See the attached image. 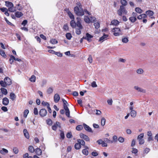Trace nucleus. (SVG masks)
Instances as JSON below:
<instances>
[{
  "instance_id": "79ce46f5",
  "label": "nucleus",
  "mask_w": 158,
  "mask_h": 158,
  "mask_svg": "<svg viewBox=\"0 0 158 158\" xmlns=\"http://www.w3.org/2000/svg\"><path fill=\"white\" fill-rule=\"evenodd\" d=\"M83 128V126L81 125H79L76 127V129L78 131H80L82 130Z\"/></svg>"
},
{
  "instance_id": "1a4fd4ad",
  "label": "nucleus",
  "mask_w": 158,
  "mask_h": 158,
  "mask_svg": "<svg viewBox=\"0 0 158 158\" xmlns=\"http://www.w3.org/2000/svg\"><path fill=\"white\" fill-rule=\"evenodd\" d=\"M64 10L67 13L70 19L74 20V17L73 14L69 11V9L66 8Z\"/></svg>"
},
{
  "instance_id": "9d476101",
  "label": "nucleus",
  "mask_w": 158,
  "mask_h": 158,
  "mask_svg": "<svg viewBox=\"0 0 158 158\" xmlns=\"http://www.w3.org/2000/svg\"><path fill=\"white\" fill-rule=\"evenodd\" d=\"M83 125L85 130L86 131L90 133H93V131L92 130L91 128L90 127H89V126H88V125H87L85 123H84Z\"/></svg>"
},
{
  "instance_id": "f03ea898",
  "label": "nucleus",
  "mask_w": 158,
  "mask_h": 158,
  "mask_svg": "<svg viewBox=\"0 0 158 158\" xmlns=\"http://www.w3.org/2000/svg\"><path fill=\"white\" fill-rule=\"evenodd\" d=\"M74 10L76 15L78 16H82L84 15V10L81 7L79 8L77 6L74 8Z\"/></svg>"
},
{
  "instance_id": "37998d69",
  "label": "nucleus",
  "mask_w": 158,
  "mask_h": 158,
  "mask_svg": "<svg viewBox=\"0 0 158 158\" xmlns=\"http://www.w3.org/2000/svg\"><path fill=\"white\" fill-rule=\"evenodd\" d=\"M104 141L107 143H113V141L112 140H110L108 139L107 138H105L104 139Z\"/></svg>"
},
{
  "instance_id": "680f3d73",
  "label": "nucleus",
  "mask_w": 158,
  "mask_h": 158,
  "mask_svg": "<svg viewBox=\"0 0 158 158\" xmlns=\"http://www.w3.org/2000/svg\"><path fill=\"white\" fill-rule=\"evenodd\" d=\"M55 54L57 55L58 56L62 57L63 56L62 54L58 52H56L55 53Z\"/></svg>"
},
{
  "instance_id": "473e14b6",
  "label": "nucleus",
  "mask_w": 158,
  "mask_h": 158,
  "mask_svg": "<svg viewBox=\"0 0 158 158\" xmlns=\"http://www.w3.org/2000/svg\"><path fill=\"white\" fill-rule=\"evenodd\" d=\"M65 36L67 39L69 40H71V38L72 37V36L70 33H67L66 34Z\"/></svg>"
},
{
  "instance_id": "c85d7f7f",
  "label": "nucleus",
  "mask_w": 158,
  "mask_h": 158,
  "mask_svg": "<svg viewBox=\"0 0 158 158\" xmlns=\"http://www.w3.org/2000/svg\"><path fill=\"white\" fill-rule=\"evenodd\" d=\"M84 20L87 23H89L91 22L90 20V18H89L87 16H85Z\"/></svg>"
},
{
  "instance_id": "7ed1b4c3",
  "label": "nucleus",
  "mask_w": 158,
  "mask_h": 158,
  "mask_svg": "<svg viewBox=\"0 0 158 158\" xmlns=\"http://www.w3.org/2000/svg\"><path fill=\"white\" fill-rule=\"evenodd\" d=\"M5 3L6 6L8 7V9L9 11L14 12L16 11L15 8L14 7L13 4L12 2L8 1H6Z\"/></svg>"
},
{
  "instance_id": "bb28decb",
  "label": "nucleus",
  "mask_w": 158,
  "mask_h": 158,
  "mask_svg": "<svg viewBox=\"0 0 158 158\" xmlns=\"http://www.w3.org/2000/svg\"><path fill=\"white\" fill-rule=\"evenodd\" d=\"M77 142L80 144L81 145H82L83 146H85V142L84 140L82 139H77Z\"/></svg>"
},
{
  "instance_id": "603ef678",
  "label": "nucleus",
  "mask_w": 158,
  "mask_h": 158,
  "mask_svg": "<svg viewBox=\"0 0 158 158\" xmlns=\"http://www.w3.org/2000/svg\"><path fill=\"white\" fill-rule=\"evenodd\" d=\"M13 151L15 154H17L19 152V150L17 148L14 147L13 148Z\"/></svg>"
},
{
  "instance_id": "4be33fe9",
  "label": "nucleus",
  "mask_w": 158,
  "mask_h": 158,
  "mask_svg": "<svg viewBox=\"0 0 158 158\" xmlns=\"http://www.w3.org/2000/svg\"><path fill=\"white\" fill-rule=\"evenodd\" d=\"M119 21L116 19H114L111 22V24L114 25H117L119 24Z\"/></svg>"
},
{
  "instance_id": "c9c22d12",
  "label": "nucleus",
  "mask_w": 158,
  "mask_h": 158,
  "mask_svg": "<svg viewBox=\"0 0 158 158\" xmlns=\"http://www.w3.org/2000/svg\"><path fill=\"white\" fill-rule=\"evenodd\" d=\"M75 148L76 149H79L81 148V145L78 142V143H76L75 146Z\"/></svg>"
},
{
  "instance_id": "f257e3e1",
  "label": "nucleus",
  "mask_w": 158,
  "mask_h": 158,
  "mask_svg": "<svg viewBox=\"0 0 158 158\" xmlns=\"http://www.w3.org/2000/svg\"><path fill=\"white\" fill-rule=\"evenodd\" d=\"M12 84V81L11 79L8 77H6L4 79V81H1L0 84L1 86L4 87H6L7 85H10Z\"/></svg>"
},
{
  "instance_id": "4d7b16f0",
  "label": "nucleus",
  "mask_w": 158,
  "mask_h": 158,
  "mask_svg": "<svg viewBox=\"0 0 158 158\" xmlns=\"http://www.w3.org/2000/svg\"><path fill=\"white\" fill-rule=\"evenodd\" d=\"M47 122L48 124L49 125H52V121L50 119H48L47 120Z\"/></svg>"
},
{
  "instance_id": "3c124183",
  "label": "nucleus",
  "mask_w": 158,
  "mask_h": 158,
  "mask_svg": "<svg viewBox=\"0 0 158 158\" xmlns=\"http://www.w3.org/2000/svg\"><path fill=\"white\" fill-rule=\"evenodd\" d=\"M139 140V143L140 145L143 144L144 143V140L143 139H138Z\"/></svg>"
},
{
  "instance_id": "ea45409f",
  "label": "nucleus",
  "mask_w": 158,
  "mask_h": 158,
  "mask_svg": "<svg viewBox=\"0 0 158 158\" xmlns=\"http://www.w3.org/2000/svg\"><path fill=\"white\" fill-rule=\"evenodd\" d=\"M76 26H77L78 28H80V29H83V27L81 24V22L76 23Z\"/></svg>"
},
{
  "instance_id": "39448f33",
  "label": "nucleus",
  "mask_w": 158,
  "mask_h": 158,
  "mask_svg": "<svg viewBox=\"0 0 158 158\" xmlns=\"http://www.w3.org/2000/svg\"><path fill=\"white\" fill-rule=\"evenodd\" d=\"M68 104H65L63 105V107L65 111V114L69 118H71L70 116V111L68 107Z\"/></svg>"
},
{
  "instance_id": "e2e57ef3",
  "label": "nucleus",
  "mask_w": 158,
  "mask_h": 158,
  "mask_svg": "<svg viewBox=\"0 0 158 158\" xmlns=\"http://www.w3.org/2000/svg\"><path fill=\"white\" fill-rule=\"evenodd\" d=\"M66 136L68 138H71L72 136L71 133V132H68L66 135Z\"/></svg>"
},
{
  "instance_id": "e433bc0d",
  "label": "nucleus",
  "mask_w": 158,
  "mask_h": 158,
  "mask_svg": "<svg viewBox=\"0 0 158 158\" xmlns=\"http://www.w3.org/2000/svg\"><path fill=\"white\" fill-rule=\"evenodd\" d=\"M28 150L29 152L31 153L35 151L34 147L31 146H30L29 147Z\"/></svg>"
},
{
  "instance_id": "864d4df0",
  "label": "nucleus",
  "mask_w": 158,
  "mask_h": 158,
  "mask_svg": "<svg viewBox=\"0 0 158 158\" xmlns=\"http://www.w3.org/2000/svg\"><path fill=\"white\" fill-rule=\"evenodd\" d=\"M113 142H116L118 140V137L116 135H114L113 137Z\"/></svg>"
},
{
  "instance_id": "774afa93",
  "label": "nucleus",
  "mask_w": 158,
  "mask_h": 158,
  "mask_svg": "<svg viewBox=\"0 0 158 158\" xmlns=\"http://www.w3.org/2000/svg\"><path fill=\"white\" fill-rule=\"evenodd\" d=\"M107 102L109 105H111L112 104L113 101L112 99H109L107 100Z\"/></svg>"
},
{
  "instance_id": "20e7f679",
  "label": "nucleus",
  "mask_w": 158,
  "mask_h": 158,
  "mask_svg": "<svg viewBox=\"0 0 158 158\" xmlns=\"http://www.w3.org/2000/svg\"><path fill=\"white\" fill-rule=\"evenodd\" d=\"M127 11L126 10L123 6H121L120 8L117 10V13L119 16H122L123 14L126 15Z\"/></svg>"
},
{
  "instance_id": "ddd939ff",
  "label": "nucleus",
  "mask_w": 158,
  "mask_h": 158,
  "mask_svg": "<svg viewBox=\"0 0 158 158\" xmlns=\"http://www.w3.org/2000/svg\"><path fill=\"white\" fill-rule=\"evenodd\" d=\"M2 102L3 105L6 106L9 103V100L7 98H4L2 99Z\"/></svg>"
},
{
  "instance_id": "c756f323",
  "label": "nucleus",
  "mask_w": 158,
  "mask_h": 158,
  "mask_svg": "<svg viewBox=\"0 0 158 158\" xmlns=\"http://www.w3.org/2000/svg\"><path fill=\"white\" fill-rule=\"evenodd\" d=\"M29 80L32 82H35L36 80V77L34 75H32L31 77L29 79Z\"/></svg>"
},
{
  "instance_id": "9b49d317",
  "label": "nucleus",
  "mask_w": 158,
  "mask_h": 158,
  "mask_svg": "<svg viewBox=\"0 0 158 158\" xmlns=\"http://www.w3.org/2000/svg\"><path fill=\"white\" fill-rule=\"evenodd\" d=\"M86 36L83 37V38H84L86 40L89 42H90L91 41V39L93 38V36L91 35L88 33H86Z\"/></svg>"
},
{
  "instance_id": "f3484780",
  "label": "nucleus",
  "mask_w": 158,
  "mask_h": 158,
  "mask_svg": "<svg viewBox=\"0 0 158 158\" xmlns=\"http://www.w3.org/2000/svg\"><path fill=\"white\" fill-rule=\"evenodd\" d=\"M15 16L17 18H19L22 16L23 15V14L21 12L19 11H17L15 13Z\"/></svg>"
},
{
  "instance_id": "6ab92c4d",
  "label": "nucleus",
  "mask_w": 158,
  "mask_h": 158,
  "mask_svg": "<svg viewBox=\"0 0 158 158\" xmlns=\"http://www.w3.org/2000/svg\"><path fill=\"white\" fill-rule=\"evenodd\" d=\"M8 151L4 148H2V150H0V153L2 155H5V154L8 153Z\"/></svg>"
},
{
  "instance_id": "052dcab7",
  "label": "nucleus",
  "mask_w": 158,
  "mask_h": 158,
  "mask_svg": "<svg viewBox=\"0 0 158 158\" xmlns=\"http://www.w3.org/2000/svg\"><path fill=\"white\" fill-rule=\"evenodd\" d=\"M153 140H154V139L153 138L152 136L148 137V139H147V141L148 142H150V141H153Z\"/></svg>"
},
{
  "instance_id": "4468645a",
  "label": "nucleus",
  "mask_w": 158,
  "mask_h": 158,
  "mask_svg": "<svg viewBox=\"0 0 158 158\" xmlns=\"http://www.w3.org/2000/svg\"><path fill=\"white\" fill-rule=\"evenodd\" d=\"M60 99L59 95L57 94H56L54 96V101L56 103L58 102Z\"/></svg>"
},
{
  "instance_id": "72a5a7b5",
  "label": "nucleus",
  "mask_w": 158,
  "mask_h": 158,
  "mask_svg": "<svg viewBox=\"0 0 158 158\" xmlns=\"http://www.w3.org/2000/svg\"><path fill=\"white\" fill-rule=\"evenodd\" d=\"M83 29L80 28H76V33L77 35H80L81 33V30Z\"/></svg>"
},
{
  "instance_id": "5fc2aeb1",
  "label": "nucleus",
  "mask_w": 158,
  "mask_h": 158,
  "mask_svg": "<svg viewBox=\"0 0 158 158\" xmlns=\"http://www.w3.org/2000/svg\"><path fill=\"white\" fill-rule=\"evenodd\" d=\"M91 86L93 88L96 87L97 85L96 84V82L94 81L91 84Z\"/></svg>"
},
{
  "instance_id": "09e8293b",
  "label": "nucleus",
  "mask_w": 158,
  "mask_h": 158,
  "mask_svg": "<svg viewBox=\"0 0 158 158\" xmlns=\"http://www.w3.org/2000/svg\"><path fill=\"white\" fill-rule=\"evenodd\" d=\"M94 25L96 29L100 27V24L99 23L97 22L94 23Z\"/></svg>"
},
{
  "instance_id": "49530a36",
  "label": "nucleus",
  "mask_w": 158,
  "mask_h": 158,
  "mask_svg": "<svg viewBox=\"0 0 158 158\" xmlns=\"http://www.w3.org/2000/svg\"><path fill=\"white\" fill-rule=\"evenodd\" d=\"M122 41L123 42L126 43L128 42L129 40L127 38L124 37L122 39Z\"/></svg>"
},
{
  "instance_id": "412c9836",
  "label": "nucleus",
  "mask_w": 158,
  "mask_h": 158,
  "mask_svg": "<svg viewBox=\"0 0 158 158\" xmlns=\"http://www.w3.org/2000/svg\"><path fill=\"white\" fill-rule=\"evenodd\" d=\"M146 13L150 17L152 16L154 14V12L151 10H149L146 11Z\"/></svg>"
},
{
  "instance_id": "0e129e2a",
  "label": "nucleus",
  "mask_w": 158,
  "mask_h": 158,
  "mask_svg": "<svg viewBox=\"0 0 158 158\" xmlns=\"http://www.w3.org/2000/svg\"><path fill=\"white\" fill-rule=\"evenodd\" d=\"M138 152V150L135 148H133L132 150V152L133 153L136 154Z\"/></svg>"
},
{
  "instance_id": "aec40b11",
  "label": "nucleus",
  "mask_w": 158,
  "mask_h": 158,
  "mask_svg": "<svg viewBox=\"0 0 158 158\" xmlns=\"http://www.w3.org/2000/svg\"><path fill=\"white\" fill-rule=\"evenodd\" d=\"M76 23L73 19L70 22V25L73 28H75L76 27Z\"/></svg>"
},
{
  "instance_id": "13d9d810",
  "label": "nucleus",
  "mask_w": 158,
  "mask_h": 158,
  "mask_svg": "<svg viewBox=\"0 0 158 158\" xmlns=\"http://www.w3.org/2000/svg\"><path fill=\"white\" fill-rule=\"evenodd\" d=\"M118 141L121 143H123L124 141V139L122 137H119L118 138Z\"/></svg>"
},
{
  "instance_id": "0eeeda50",
  "label": "nucleus",
  "mask_w": 158,
  "mask_h": 158,
  "mask_svg": "<svg viewBox=\"0 0 158 158\" xmlns=\"http://www.w3.org/2000/svg\"><path fill=\"white\" fill-rule=\"evenodd\" d=\"M39 113L41 117H44L46 115L47 111L45 109H42L40 110Z\"/></svg>"
},
{
  "instance_id": "a211bd4d",
  "label": "nucleus",
  "mask_w": 158,
  "mask_h": 158,
  "mask_svg": "<svg viewBox=\"0 0 158 158\" xmlns=\"http://www.w3.org/2000/svg\"><path fill=\"white\" fill-rule=\"evenodd\" d=\"M23 133L24 136L27 139H29V135L28 132L27 130L26 129H24L23 130Z\"/></svg>"
},
{
  "instance_id": "69168bd1",
  "label": "nucleus",
  "mask_w": 158,
  "mask_h": 158,
  "mask_svg": "<svg viewBox=\"0 0 158 158\" xmlns=\"http://www.w3.org/2000/svg\"><path fill=\"white\" fill-rule=\"evenodd\" d=\"M121 3L123 6H126L127 4V1H121Z\"/></svg>"
},
{
  "instance_id": "a18cd8bd",
  "label": "nucleus",
  "mask_w": 158,
  "mask_h": 158,
  "mask_svg": "<svg viewBox=\"0 0 158 158\" xmlns=\"http://www.w3.org/2000/svg\"><path fill=\"white\" fill-rule=\"evenodd\" d=\"M50 42L52 44H57L58 42L55 39H52L50 40Z\"/></svg>"
},
{
  "instance_id": "a878e982",
  "label": "nucleus",
  "mask_w": 158,
  "mask_h": 158,
  "mask_svg": "<svg viewBox=\"0 0 158 158\" xmlns=\"http://www.w3.org/2000/svg\"><path fill=\"white\" fill-rule=\"evenodd\" d=\"M10 98L13 101L16 98V96L15 94L13 93H11L10 94Z\"/></svg>"
},
{
  "instance_id": "b1692460",
  "label": "nucleus",
  "mask_w": 158,
  "mask_h": 158,
  "mask_svg": "<svg viewBox=\"0 0 158 158\" xmlns=\"http://www.w3.org/2000/svg\"><path fill=\"white\" fill-rule=\"evenodd\" d=\"M129 20L132 23H134L137 20V18L135 17L131 16L129 18Z\"/></svg>"
},
{
  "instance_id": "5701e85b",
  "label": "nucleus",
  "mask_w": 158,
  "mask_h": 158,
  "mask_svg": "<svg viewBox=\"0 0 158 158\" xmlns=\"http://www.w3.org/2000/svg\"><path fill=\"white\" fill-rule=\"evenodd\" d=\"M1 93H2V94H3L4 95H6L7 94V90L6 89L4 88H1L0 89Z\"/></svg>"
},
{
  "instance_id": "6e6d98bb",
  "label": "nucleus",
  "mask_w": 158,
  "mask_h": 158,
  "mask_svg": "<svg viewBox=\"0 0 158 158\" xmlns=\"http://www.w3.org/2000/svg\"><path fill=\"white\" fill-rule=\"evenodd\" d=\"M95 112V110H93L91 109L89 110H88V113L90 114H94V112Z\"/></svg>"
},
{
  "instance_id": "cd10ccee",
  "label": "nucleus",
  "mask_w": 158,
  "mask_h": 158,
  "mask_svg": "<svg viewBox=\"0 0 158 158\" xmlns=\"http://www.w3.org/2000/svg\"><path fill=\"white\" fill-rule=\"evenodd\" d=\"M136 73L138 74H142L143 72V70L142 69H139L136 70Z\"/></svg>"
},
{
  "instance_id": "f8f14e48",
  "label": "nucleus",
  "mask_w": 158,
  "mask_h": 158,
  "mask_svg": "<svg viewBox=\"0 0 158 158\" xmlns=\"http://www.w3.org/2000/svg\"><path fill=\"white\" fill-rule=\"evenodd\" d=\"M134 88L137 90L138 92H142L143 93H145L146 92V90L143 89L138 86H135L134 87Z\"/></svg>"
},
{
  "instance_id": "2f4dec72",
  "label": "nucleus",
  "mask_w": 158,
  "mask_h": 158,
  "mask_svg": "<svg viewBox=\"0 0 158 158\" xmlns=\"http://www.w3.org/2000/svg\"><path fill=\"white\" fill-rule=\"evenodd\" d=\"M135 11L139 14H141L143 12V10L139 7H136L135 9Z\"/></svg>"
},
{
  "instance_id": "a19ab883",
  "label": "nucleus",
  "mask_w": 158,
  "mask_h": 158,
  "mask_svg": "<svg viewBox=\"0 0 158 158\" xmlns=\"http://www.w3.org/2000/svg\"><path fill=\"white\" fill-rule=\"evenodd\" d=\"M53 91L52 88L51 87H50L47 90V93L48 94H52Z\"/></svg>"
},
{
  "instance_id": "338daca9",
  "label": "nucleus",
  "mask_w": 158,
  "mask_h": 158,
  "mask_svg": "<svg viewBox=\"0 0 158 158\" xmlns=\"http://www.w3.org/2000/svg\"><path fill=\"white\" fill-rule=\"evenodd\" d=\"M88 60L89 61L90 63H91L92 62V58L91 56H89L88 59Z\"/></svg>"
},
{
  "instance_id": "8fccbe9b",
  "label": "nucleus",
  "mask_w": 158,
  "mask_h": 158,
  "mask_svg": "<svg viewBox=\"0 0 158 158\" xmlns=\"http://www.w3.org/2000/svg\"><path fill=\"white\" fill-rule=\"evenodd\" d=\"M143 136H144V134L143 133H141L138 136L137 138V139H143Z\"/></svg>"
},
{
  "instance_id": "4c0bfd02",
  "label": "nucleus",
  "mask_w": 158,
  "mask_h": 158,
  "mask_svg": "<svg viewBox=\"0 0 158 158\" xmlns=\"http://www.w3.org/2000/svg\"><path fill=\"white\" fill-rule=\"evenodd\" d=\"M0 54L4 58L6 57L5 52L2 50L0 49Z\"/></svg>"
},
{
  "instance_id": "2eb2a0df",
  "label": "nucleus",
  "mask_w": 158,
  "mask_h": 158,
  "mask_svg": "<svg viewBox=\"0 0 158 158\" xmlns=\"http://www.w3.org/2000/svg\"><path fill=\"white\" fill-rule=\"evenodd\" d=\"M60 127V123L58 122H56V124L52 126V129L53 130L56 131L57 127Z\"/></svg>"
},
{
  "instance_id": "6e6552de",
  "label": "nucleus",
  "mask_w": 158,
  "mask_h": 158,
  "mask_svg": "<svg viewBox=\"0 0 158 158\" xmlns=\"http://www.w3.org/2000/svg\"><path fill=\"white\" fill-rule=\"evenodd\" d=\"M80 136L81 139H84L86 141H89L90 140L88 136L83 133H80Z\"/></svg>"
},
{
  "instance_id": "f704fd0d",
  "label": "nucleus",
  "mask_w": 158,
  "mask_h": 158,
  "mask_svg": "<svg viewBox=\"0 0 158 158\" xmlns=\"http://www.w3.org/2000/svg\"><path fill=\"white\" fill-rule=\"evenodd\" d=\"M82 152L84 155L85 156H87L89 154V151L86 149H83L82 150Z\"/></svg>"
},
{
  "instance_id": "bf43d9fd",
  "label": "nucleus",
  "mask_w": 158,
  "mask_h": 158,
  "mask_svg": "<svg viewBox=\"0 0 158 158\" xmlns=\"http://www.w3.org/2000/svg\"><path fill=\"white\" fill-rule=\"evenodd\" d=\"M63 29L64 31H68L69 30L68 25L67 24L64 25L63 26Z\"/></svg>"
},
{
  "instance_id": "393cba45",
  "label": "nucleus",
  "mask_w": 158,
  "mask_h": 158,
  "mask_svg": "<svg viewBox=\"0 0 158 158\" xmlns=\"http://www.w3.org/2000/svg\"><path fill=\"white\" fill-rule=\"evenodd\" d=\"M136 112L135 110L131 111L130 114L133 118L135 117L136 116Z\"/></svg>"
},
{
  "instance_id": "c03bdc74",
  "label": "nucleus",
  "mask_w": 158,
  "mask_h": 158,
  "mask_svg": "<svg viewBox=\"0 0 158 158\" xmlns=\"http://www.w3.org/2000/svg\"><path fill=\"white\" fill-rule=\"evenodd\" d=\"M29 111L28 110H26L24 111V114L23 116L25 118H26L27 117V115L28 113H29Z\"/></svg>"
},
{
  "instance_id": "423d86ee",
  "label": "nucleus",
  "mask_w": 158,
  "mask_h": 158,
  "mask_svg": "<svg viewBox=\"0 0 158 158\" xmlns=\"http://www.w3.org/2000/svg\"><path fill=\"white\" fill-rule=\"evenodd\" d=\"M112 31L114 32V35L115 36H117L119 35L121 32V31L119 28H113Z\"/></svg>"
},
{
  "instance_id": "58836bf2",
  "label": "nucleus",
  "mask_w": 158,
  "mask_h": 158,
  "mask_svg": "<svg viewBox=\"0 0 158 158\" xmlns=\"http://www.w3.org/2000/svg\"><path fill=\"white\" fill-rule=\"evenodd\" d=\"M41 104L44 106H47V107H48L49 106H50V105L48 103L45 102L44 101H43L42 102Z\"/></svg>"
},
{
  "instance_id": "7c9ffc66",
  "label": "nucleus",
  "mask_w": 158,
  "mask_h": 158,
  "mask_svg": "<svg viewBox=\"0 0 158 158\" xmlns=\"http://www.w3.org/2000/svg\"><path fill=\"white\" fill-rule=\"evenodd\" d=\"M108 35H104L102 36L101 37L99 41H102L103 42L107 37H108Z\"/></svg>"
},
{
  "instance_id": "dca6fc26",
  "label": "nucleus",
  "mask_w": 158,
  "mask_h": 158,
  "mask_svg": "<svg viewBox=\"0 0 158 158\" xmlns=\"http://www.w3.org/2000/svg\"><path fill=\"white\" fill-rule=\"evenodd\" d=\"M36 154L38 155H40L42 153V151L40 149L37 148H36L35 151Z\"/></svg>"
},
{
  "instance_id": "de8ad7c7",
  "label": "nucleus",
  "mask_w": 158,
  "mask_h": 158,
  "mask_svg": "<svg viewBox=\"0 0 158 158\" xmlns=\"http://www.w3.org/2000/svg\"><path fill=\"white\" fill-rule=\"evenodd\" d=\"M106 122V119L104 118H102L101 119V124L102 126H104Z\"/></svg>"
}]
</instances>
